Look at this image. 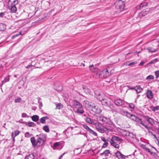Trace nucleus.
<instances>
[{
	"instance_id": "34",
	"label": "nucleus",
	"mask_w": 159,
	"mask_h": 159,
	"mask_svg": "<svg viewBox=\"0 0 159 159\" xmlns=\"http://www.w3.org/2000/svg\"><path fill=\"white\" fill-rule=\"evenodd\" d=\"M34 155L33 154H30L26 156L25 159H33Z\"/></svg>"
},
{
	"instance_id": "37",
	"label": "nucleus",
	"mask_w": 159,
	"mask_h": 159,
	"mask_svg": "<svg viewBox=\"0 0 159 159\" xmlns=\"http://www.w3.org/2000/svg\"><path fill=\"white\" fill-rule=\"evenodd\" d=\"M89 132V133L92 134L94 136H97V133L96 132L94 131L93 130H92L91 129H90Z\"/></svg>"
},
{
	"instance_id": "18",
	"label": "nucleus",
	"mask_w": 159,
	"mask_h": 159,
	"mask_svg": "<svg viewBox=\"0 0 159 159\" xmlns=\"http://www.w3.org/2000/svg\"><path fill=\"white\" fill-rule=\"evenodd\" d=\"M147 49L148 50L149 52H153L157 51L158 50V48L157 47H149Z\"/></svg>"
},
{
	"instance_id": "3",
	"label": "nucleus",
	"mask_w": 159,
	"mask_h": 159,
	"mask_svg": "<svg viewBox=\"0 0 159 159\" xmlns=\"http://www.w3.org/2000/svg\"><path fill=\"white\" fill-rule=\"evenodd\" d=\"M93 125H95L97 130L101 133H103L107 131V129L97 120L93 123Z\"/></svg>"
},
{
	"instance_id": "8",
	"label": "nucleus",
	"mask_w": 159,
	"mask_h": 159,
	"mask_svg": "<svg viewBox=\"0 0 159 159\" xmlns=\"http://www.w3.org/2000/svg\"><path fill=\"white\" fill-rule=\"evenodd\" d=\"M102 103L103 105L109 107L111 109H113V107L110 99L105 98Z\"/></svg>"
},
{
	"instance_id": "26",
	"label": "nucleus",
	"mask_w": 159,
	"mask_h": 159,
	"mask_svg": "<svg viewBox=\"0 0 159 159\" xmlns=\"http://www.w3.org/2000/svg\"><path fill=\"white\" fill-rule=\"evenodd\" d=\"M6 28V25L3 24H0V31H3Z\"/></svg>"
},
{
	"instance_id": "2",
	"label": "nucleus",
	"mask_w": 159,
	"mask_h": 159,
	"mask_svg": "<svg viewBox=\"0 0 159 159\" xmlns=\"http://www.w3.org/2000/svg\"><path fill=\"white\" fill-rule=\"evenodd\" d=\"M121 142V139L119 137L113 136L112 137L110 141L111 145L116 148L119 149L120 148L119 144Z\"/></svg>"
},
{
	"instance_id": "59",
	"label": "nucleus",
	"mask_w": 159,
	"mask_h": 159,
	"mask_svg": "<svg viewBox=\"0 0 159 159\" xmlns=\"http://www.w3.org/2000/svg\"><path fill=\"white\" fill-rule=\"evenodd\" d=\"M4 15V14L3 12L0 13V16H3Z\"/></svg>"
},
{
	"instance_id": "48",
	"label": "nucleus",
	"mask_w": 159,
	"mask_h": 159,
	"mask_svg": "<svg viewBox=\"0 0 159 159\" xmlns=\"http://www.w3.org/2000/svg\"><path fill=\"white\" fill-rule=\"evenodd\" d=\"M25 137H30L31 136V134L28 132L26 133L25 134Z\"/></svg>"
},
{
	"instance_id": "50",
	"label": "nucleus",
	"mask_w": 159,
	"mask_h": 159,
	"mask_svg": "<svg viewBox=\"0 0 159 159\" xmlns=\"http://www.w3.org/2000/svg\"><path fill=\"white\" fill-rule=\"evenodd\" d=\"M38 103L39 104V107L40 109L43 107L42 103L41 102H40L39 100L38 101Z\"/></svg>"
},
{
	"instance_id": "43",
	"label": "nucleus",
	"mask_w": 159,
	"mask_h": 159,
	"mask_svg": "<svg viewBox=\"0 0 159 159\" xmlns=\"http://www.w3.org/2000/svg\"><path fill=\"white\" fill-rule=\"evenodd\" d=\"M148 12V11H143L141 13H139V15H142L143 16H144L145 15V14H147V12Z\"/></svg>"
},
{
	"instance_id": "54",
	"label": "nucleus",
	"mask_w": 159,
	"mask_h": 159,
	"mask_svg": "<svg viewBox=\"0 0 159 159\" xmlns=\"http://www.w3.org/2000/svg\"><path fill=\"white\" fill-rule=\"evenodd\" d=\"M19 122L21 123H22L26 125L27 123L26 122H24L21 119L19 120Z\"/></svg>"
},
{
	"instance_id": "64",
	"label": "nucleus",
	"mask_w": 159,
	"mask_h": 159,
	"mask_svg": "<svg viewBox=\"0 0 159 159\" xmlns=\"http://www.w3.org/2000/svg\"><path fill=\"white\" fill-rule=\"evenodd\" d=\"M140 51H139V52H136V53H140Z\"/></svg>"
},
{
	"instance_id": "53",
	"label": "nucleus",
	"mask_w": 159,
	"mask_h": 159,
	"mask_svg": "<svg viewBox=\"0 0 159 159\" xmlns=\"http://www.w3.org/2000/svg\"><path fill=\"white\" fill-rule=\"evenodd\" d=\"M129 106L132 109H134L135 107L133 103H131L129 104Z\"/></svg>"
},
{
	"instance_id": "15",
	"label": "nucleus",
	"mask_w": 159,
	"mask_h": 159,
	"mask_svg": "<svg viewBox=\"0 0 159 159\" xmlns=\"http://www.w3.org/2000/svg\"><path fill=\"white\" fill-rule=\"evenodd\" d=\"M92 108V110L96 113H99L101 111V110L97 106H93Z\"/></svg>"
},
{
	"instance_id": "17",
	"label": "nucleus",
	"mask_w": 159,
	"mask_h": 159,
	"mask_svg": "<svg viewBox=\"0 0 159 159\" xmlns=\"http://www.w3.org/2000/svg\"><path fill=\"white\" fill-rule=\"evenodd\" d=\"M104 95L103 94L99 93L98 95H96V97L97 99H99L102 102L103 101V100L105 99V98H104Z\"/></svg>"
},
{
	"instance_id": "47",
	"label": "nucleus",
	"mask_w": 159,
	"mask_h": 159,
	"mask_svg": "<svg viewBox=\"0 0 159 159\" xmlns=\"http://www.w3.org/2000/svg\"><path fill=\"white\" fill-rule=\"evenodd\" d=\"M60 142H56L54 144V146L55 147H58L60 145Z\"/></svg>"
},
{
	"instance_id": "63",
	"label": "nucleus",
	"mask_w": 159,
	"mask_h": 159,
	"mask_svg": "<svg viewBox=\"0 0 159 159\" xmlns=\"http://www.w3.org/2000/svg\"><path fill=\"white\" fill-rule=\"evenodd\" d=\"M16 37V36H15V35H14L12 37H11V38H12V39H14V38H15Z\"/></svg>"
},
{
	"instance_id": "24",
	"label": "nucleus",
	"mask_w": 159,
	"mask_h": 159,
	"mask_svg": "<svg viewBox=\"0 0 159 159\" xmlns=\"http://www.w3.org/2000/svg\"><path fill=\"white\" fill-rule=\"evenodd\" d=\"M148 4L146 2H143L142 3H141L140 4V5L139 6V7L137 6V8L138 9H141L143 7H145L147 6Z\"/></svg>"
},
{
	"instance_id": "39",
	"label": "nucleus",
	"mask_w": 159,
	"mask_h": 159,
	"mask_svg": "<svg viewBox=\"0 0 159 159\" xmlns=\"http://www.w3.org/2000/svg\"><path fill=\"white\" fill-rule=\"evenodd\" d=\"M157 59L156 58L155 59H153L151 61H150L149 63V64H154L155 63L157 62Z\"/></svg>"
},
{
	"instance_id": "60",
	"label": "nucleus",
	"mask_w": 159,
	"mask_h": 159,
	"mask_svg": "<svg viewBox=\"0 0 159 159\" xmlns=\"http://www.w3.org/2000/svg\"><path fill=\"white\" fill-rule=\"evenodd\" d=\"M144 62L143 61H141L139 64V66H142L144 64Z\"/></svg>"
},
{
	"instance_id": "32",
	"label": "nucleus",
	"mask_w": 159,
	"mask_h": 159,
	"mask_svg": "<svg viewBox=\"0 0 159 159\" xmlns=\"http://www.w3.org/2000/svg\"><path fill=\"white\" fill-rule=\"evenodd\" d=\"M83 127L87 131L89 132L91 129L87 125L85 124L82 125Z\"/></svg>"
},
{
	"instance_id": "51",
	"label": "nucleus",
	"mask_w": 159,
	"mask_h": 159,
	"mask_svg": "<svg viewBox=\"0 0 159 159\" xmlns=\"http://www.w3.org/2000/svg\"><path fill=\"white\" fill-rule=\"evenodd\" d=\"M108 142L104 143L103 144L102 148H106L108 145Z\"/></svg>"
},
{
	"instance_id": "41",
	"label": "nucleus",
	"mask_w": 159,
	"mask_h": 159,
	"mask_svg": "<svg viewBox=\"0 0 159 159\" xmlns=\"http://www.w3.org/2000/svg\"><path fill=\"white\" fill-rule=\"evenodd\" d=\"M21 98H19L16 99L15 100V102L16 103H20L21 102Z\"/></svg>"
},
{
	"instance_id": "20",
	"label": "nucleus",
	"mask_w": 159,
	"mask_h": 159,
	"mask_svg": "<svg viewBox=\"0 0 159 159\" xmlns=\"http://www.w3.org/2000/svg\"><path fill=\"white\" fill-rule=\"evenodd\" d=\"M83 89H84V92L87 94H91L92 93L90 90L87 88L86 86L83 85Z\"/></svg>"
},
{
	"instance_id": "16",
	"label": "nucleus",
	"mask_w": 159,
	"mask_h": 159,
	"mask_svg": "<svg viewBox=\"0 0 159 159\" xmlns=\"http://www.w3.org/2000/svg\"><path fill=\"white\" fill-rule=\"evenodd\" d=\"M115 154L116 157L119 159L125 158V156L122 154L120 152H117Z\"/></svg>"
},
{
	"instance_id": "57",
	"label": "nucleus",
	"mask_w": 159,
	"mask_h": 159,
	"mask_svg": "<svg viewBox=\"0 0 159 159\" xmlns=\"http://www.w3.org/2000/svg\"><path fill=\"white\" fill-rule=\"evenodd\" d=\"M33 66L32 64H30V65H28V66H27L26 67V68L27 69H28V68H31V67H32Z\"/></svg>"
},
{
	"instance_id": "61",
	"label": "nucleus",
	"mask_w": 159,
	"mask_h": 159,
	"mask_svg": "<svg viewBox=\"0 0 159 159\" xmlns=\"http://www.w3.org/2000/svg\"><path fill=\"white\" fill-rule=\"evenodd\" d=\"M65 154V153H64L62 155H61L59 158H61V157H62Z\"/></svg>"
},
{
	"instance_id": "29",
	"label": "nucleus",
	"mask_w": 159,
	"mask_h": 159,
	"mask_svg": "<svg viewBox=\"0 0 159 159\" xmlns=\"http://www.w3.org/2000/svg\"><path fill=\"white\" fill-rule=\"evenodd\" d=\"M39 116L36 115H34L32 117V120L34 122L37 121L39 120Z\"/></svg>"
},
{
	"instance_id": "36",
	"label": "nucleus",
	"mask_w": 159,
	"mask_h": 159,
	"mask_svg": "<svg viewBox=\"0 0 159 159\" xmlns=\"http://www.w3.org/2000/svg\"><path fill=\"white\" fill-rule=\"evenodd\" d=\"M43 129L47 132H49V129L47 125H45L43 128Z\"/></svg>"
},
{
	"instance_id": "28",
	"label": "nucleus",
	"mask_w": 159,
	"mask_h": 159,
	"mask_svg": "<svg viewBox=\"0 0 159 159\" xmlns=\"http://www.w3.org/2000/svg\"><path fill=\"white\" fill-rule=\"evenodd\" d=\"M48 119V117L47 116H45L42 117L40 119V122L42 124L44 123L45 122L46 120Z\"/></svg>"
},
{
	"instance_id": "35",
	"label": "nucleus",
	"mask_w": 159,
	"mask_h": 159,
	"mask_svg": "<svg viewBox=\"0 0 159 159\" xmlns=\"http://www.w3.org/2000/svg\"><path fill=\"white\" fill-rule=\"evenodd\" d=\"M148 147V146H147L144 150L146 152H148L150 154H152L153 152H152V151H151L150 150V149H149Z\"/></svg>"
},
{
	"instance_id": "30",
	"label": "nucleus",
	"mask_w": 159,
	"mask_h": 159,
	"mask_svg": "<svg viewBox=\"0 0 159 159\" xmlns=\"http://www.w3.org/2000/svg\"><path fill=\"white\" fill-rule=\"evenodd\" d=\"M56 108L60 110L61 108H62L63 107V105L61 103H56Z\"/></svg>"
},
{
	"instance_id": "7",
	"label": "nucleus",
	"mask_w": 159,
	"mask_h": 159,
	"mask_svg": "<svg viewBox=\"0 0 159 159\" xmlns=\"http://www.w3.org/2000/svg\"><path fill=\"white\" fill-rule=\"evenodd\" d=\"M116 8L120 11L124 10L125 7V3L121 0H118L115 3Z\"/></svg>"
},
{
	"instance_id": "25",
	"label": "nucleus",
	"mask_w": 159,
	"mask_h": 159,
	"mask_svg": "<svg viewBox=\"0 0 159 159\" xmlns=\"http://www.w3.org/2000/svg\"><path fill=\"white\" fill-rule=\"evenodd\" d=\"M11 11L13 13H15L16 11V8L15 5H11V7H9Z\"/></svg>"
},
{
	"instance_id": "1",
	"label": "nucleus",
	"mask_w": 159,
	"mask_h": 159,
	"mask_svg": "<svg viewBox=\"0 0 159 159\" xmlns=\"http://www.w3.org/2000/svg\"><path fill=\"white\" fill-rule=\"evenodd\" d=\"M46 139V137L43 134H40L37 136L36 139L34 137L30 139L31 142L34 147H39L43 145Z\"/></svg>"
},
{
	"instance_id": "58",
	"label": "nucleus",
	"mask_w": 159,
	"mask_h": 159,
	"mask_svg": "<svg viewBox=\"0 0 159 159\" xmlns=\"http://www.w3.org/2000/svg\"><path fill=\"white\" fill-rule=\"evenodd\" d=\"M22 35V32H20V34H15V36H16V37H17L19 35Z\"/></svg>"
},
{
	"instance_id": "12",
	"label": "nucleus",
	"mask_w": 159,
	"mask_h": 159,
	"mask_svg": "<svg viewBox=\"0 0 159 159\" xmlns=\"http://www.w3.org/2000/svg\"><path fill=\"white\" fill-rule=\"evenodd\" d=\"M115 104L117 106H122L124 104V102L120 99L118 98L114 101Z\"/></svg>"
},
{
	"instance_id": "33",
	"label": "nucleus",
	"mask_w": 159,
	"mask_h": 159,
	"mask_svg": "<svg viewBox=\"0 0 159 159\" xmlns=\"http://www.w3.org/2000/svg\"><path fill=\"white\" fill-rule=\"evenodd\" d=\"M154 78V77L152 75H150L147 77L146 80L148 81H150L151 80H153Z\"/></svg>"
},
{
	"instance_id": "44",
	"label": "nucleus",
	"mask_w": 159,
	"mask_h": 159,
	"mask_svg": "<svg viewBox=\"0 0 159 159\" xmlns=\"http://www.w3.org/2000/svg\"><path fill=\"white\" fill-rule=\"evenodd\" d=\"M147 146H149L148 144L144 145L142 144L141 145V148L143 149L144 150Z\"/></svg>"
},
{
	"instance_id": "21",
	"label": "nucleus",
	"mask_w": 159,
	"mask_h": 159,
	"mask_svg": "<svg viewBox=\"0 0 159 159\" xmlns=\"http://www.w3.org/2000/svg\"><path fill=\"white\" fill-rule=\"evenodd\" d=\"M147 96L149 98H152L153 97V94L152 91L148 90L147 92Z\"/></svg>"
},
{
	"instance_id": "55",
	"label": "nucleus",
	"mask_w": 159,
	"mask_h": 159,
	"mask_svg": "<svg viewBox=\"0 0 159 159\" xmlns=\"http://www.w3.org/2000/svg\"><path fill=\"white\" fill-rule=\"evenodd\" d=\"M11 137L13 139V140L14 142L15 141V137L14 136V132H12L11 133Z\"/></svg>"
},
{
	"instance_id": "46",
	"label": "nucleus",
	"mask_w": 159,
	"mask_h": 159,
	"mask_svg": "<svg viewBox=\"0 0 159 159\" xmlns=\"http://www.w3.org/2000/svg\"><path fill=\"white\" fill-rule=\"evenodd\" d=\"M14 133L15 134L14 136L16 137V136L19 135V134L20 133V131L19 130H16L14 131Z\"/></svg>"
},
{
	"instance_id": "22",
	"label": "nucleus",
	"mask_w": 159,
	"mask_h": 159,
	"mask_svg": "<svg viewBox=\"0 0 159 159\" xmlns=\"http://www.w3.org/2000/svg\"><path fill=\"white\" fill-rule=\"evenodd\" d=\"M135 90L138 93H141L143 90V89L141 88L139 85L135 87Z\"/></svg>"
},
{
	"instance_id": "4",
	"label": "nucleus",
	"mask_w": 159,
	"mask_h": 159,
	"mask_svg": "<svg viewBox=\"0 0 159 159\" xmlns=\"http://www.w3.org/2000/svg\"><path fill=\"white\" fill-rule=\"evenodd\" d=\"M120 113L122 115L125 116L129 118L131 120L136 121L138 118L134 115L130 114L129 113L124 110L122 109H120Z\"/></svg>"
},
{
	"instance_id": "49",
	"label": "nucleus",
	"mask_w": 159,
	"mask_h": 159,
	"mask_svg": "<svg viewBox=\"0 0 159 159\" xmlns=\"http://www.w3.org/2000/svg\"><path fill=\"white\" fill-rule=\"evenodd\" d=\"M101 139L102 140V141H103V142H104V143H106V142H107V140L104 137H101Z\"/></svg>"
},
{
	"instance_id": "19",
	"label": "nucleus",
	"mask_w": 159,
	"mask_h": 159,
	"mask_svg": "<svg viewBox=\"0 0 159 159\" xmlns=\"http://www.w3.org/2000/svg\"><path fill=\"white\" fill-rule=\"evenodd\" d=\"M85 120L88 123L93 125V123L95 122L96 120H92L89 117H86L85 119Z\"/></svg>"
},
{
	"instance_id": "38",
	"label": "nucleus",
	"mask_w": 159,
	"mask_h": 159,
	"mask_svg": "<svg viewBox=\"0 0 159 159\" xmlns=\"http://www.w3.org/2000/svg\"><path fill=\"white\" fill-rule=\"evenodd\" d=\"M9 77L10 75H8L6 77V78H5L4 80H3L2 81V83H5L7 82H8L9 80Z\"/></svg>"
},
{
	"instance_id": "27",
	"label": "nucleus",
	"mask_w": 159,
	"mask_h": 159,
	"mask_svg": "<svg viewBox=\"0 0 159 159\" xmlns=\"http://www.w3.org/2000/svg\"><path fill=\"white\" fill-rule=\"evenodd\" d=\"M84 112V111L83 109L82 108L78 109L75 111V113L79 114H83Z\"/></svg>"
},
{
	"instance_id": "9",
	"label": "nucleus",
	"mask_w": 159,
	"mask_h": 159,
	"mask_svg": "<svg viewBox=\"0 0 159 159\" xmlns=\"http://www.w3.org/2000/svg\"><path fill=\"white\" fill-rule=\"evenodd\" d=\"M122 134L124 136H126V137H129L131 138H134L135 137V135L132 133L126 130H123L122 131Z\"/></svg>"
},
{
	"instance_id": "23",
	"label": "nucleus",
	"mask_w": 159,
	"mask_h": 159,
	"mask_svg": "<svg viewBox=\"0 0 159 159\" xmlns=\"http://www.w3.org/2000/svg\"><path fill=\"white\" fill-rule=\"evenodd\" d=\"M9 4H11V5H16L18 3V0H9Z\"/></svg>"
},
{
	"instance_id": "6",
	"label": "nucleus",
	"mask_w": 159,
	"mask_h": 159,
	"mask_svg": "<svg viewBox=\"0 0 159 159\" xmlns=\"http://www.w3.org/2000/svg\"><path fill=\"white\" fill-rule=\"evenodd\" d=\"M96 75H98L97 78H105L108 77L110 73L107 69H105L101 71L98 72Z\"/></svg>"
},
{
	"instance_id": "40",
	"label": "nucleus",
	"mask_w": 159,
	"mask_h": 159,
	"mask_svg": "<svg viewBox=\"0 0 159 159\" xmlns=\"http://www.w3.org/2000/svg\"><path fill=\"white\" fill-rule=\"evenodd\" d=\"M110 153V151L108 150H107L105 151L102 153V155H106Z\"/></svg>"
},
{
	"instance_id": "10",
	"label": "nucleus",
	"mask_w": 159,
	"mask_h": 159,
	"mask_svg": "<svg viewBox=\"0 0 159 159\" xmlns=\"http://www.w3.org/2000/svg\"><path fill=\"white\" fill-rule=\"evenodd\" d=\"M144 118L148 122V124L151 125H153L154 124L155 120L148 116H145Z\"/></svg>"
},
{
	"instance_id": "62",
	"label": "nucleus",
	"mask_w": 159,
	"mask_h": 159,
	"mask_svg": "<svg viewBox=\"0 0 159 159\" xmlns=\"http://www.w3.org/2000/svg\"><path fill=\"white\" fill-rule=\"evenodd\" d=\"M134 88H135V87H134L130 88L129 89H131L132 90L134 89V90H135V89H134Z\"/></svg>"
},
{
	"instance_id": "52",
	"label": "nucleus",
	"mask_w": 159,
	"mask_h": 159,
	"mask_svg": "<svg viewBox=\"0 0 159 159\" xmlns=\"http://www.w3.org/2000/svg\"><path fill=\"white\" fill-rule=\"evenodd\" d=\"M137 63L136 61L130 63L128 65L129 66H133L135 64Z\"/></svg>"
},
{
	"instance_id": "56",
	"label": "nucleus",
	"mask_w": 159,
	"mask_h": 159,
	"mask_svg": "<svg viewBox=\"0 0 159 159\" xmlns=\"http://www.w3.org/2000/svg\"><path fill=\"white\" fill-rule=\"evenodd\" d=\"M21 116L22 117H26L27 116V115L25 113H23L22 114Z\"/></svg>"
},
{
	"instance_id": "45",
	"label": "nucleus",
	"mask_w": 159,
	"mask_h": 159,
	"mask_svg": "<svg viewBox=\"0 0 159 159\" xmlns=\"http://www.w3.org/2000/svg\"><path fill=\"white\" fill-rule=\"evenodd\" d=\"M28 125L29 127H34L35 125L34 123L33 122H29Z\"/></svg>"
},
{
	"instance_id": "5",
	"label": "nucleus",
	"mask_w": 159,
	"mask_h": 159,
	"mask_svg": "<svg viewBox=\"0 0 159 159\" xmlns=\"http://www.w3.org/2000/svg\"><path fill=\"white\" fill-rule=\"evenodd\" d=\"M99 120H100L104 122L105 123L110 125L111 128L109 129L110 130L112 129L114 125L112 122L109 118H107L104 116H102L99 117Z\"/></svg>"
},
{
	"instance_id": "11",
	"label": "nucleus",
	"mask_w": 159,
	"mask_h": 159,
	"mask_svg": "<svg viewBox=\"0 0 159 159\" xmlns=\"http://www.w3.org/2000/svg\"><path fill=\"white\" fill-rule=\"evenodd\" d=\"M139 124H141V125H143L148 130H149V128L148 126L145 124L144 122L141 119L139 118L137 119V121H136Z\"/></svg>"
},
{
	"instance_id": "42",
	"label": "nucleus",
	"mask_w": 159,
	"mask_h": 159,
	"mask_svg": "<svg viewBox=\"0 0 159 159\" xmlns=\"http://www.w3.org/2000/svg\"><path fill=\"white\" fill-rule=\"evenodd\" d=\"M155 73L156 75V78L157 79L159 77V70L155 71Z\"/></svg>"
},
{
	"instance_id": "31",
	"label": "nucleus",
	"mask_w": 159,
	"mask_h": 159,
	"mask_svg": "<svg viewBox=\"0 0 159 159\" xmlns=\"http://www.w3.org/2000/svg\"><path fill=\"white\" fill-rule=\"evenodd\" d=\"M150 109L153 111H155L156 110H159V106H156L155 107L152 106L150 107Z\"/></svg>"
},
{
	"instance_id": "14",
	"label": "nucleus",
	"mask_w": 159,
	"mask_h": 159,
	"mask_svg": "<svg viewBox=\"0 0 159 159\" xmlns=\"http://www.w3.org/2000/svg\"><path fill=\"white\" fill-rule=\"evenodd\" d=\"M73 105L74 107L78 109H80L82 108V105L77 101H75L73 103Z\"/></svg>"
},
{
	"instance_id": "13",
	"label": "nucleus",
	"mask_w": 159,
	"mask_h": 159,
	"mask_svg": "<svg viewBox=\"0 0 159 159\" xmlns=\"http://www.w3.org/2000/svg\"><path fill=\"white\" fill-rule=\"evenodd\" d=\"M83 104L84 106L88 108H90L93 106V104L92 103L89 102L87 100L84 101L83 102Z\"/></svg>"
}]
</instances>
